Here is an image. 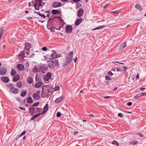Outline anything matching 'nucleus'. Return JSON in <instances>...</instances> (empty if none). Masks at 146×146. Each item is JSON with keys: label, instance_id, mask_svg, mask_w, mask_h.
Masks as SVG:
<instances>
[{"label": "nucleus", "instance_id": "obj_24", "mask_svg": "<svg viewBox=\"0 0 146 146\" xmlns=\"http://www.w3.org/2000/svg\"><path fill=\"white\" fill-rule=\"evenodd\" d=\"M27 81L29 84H31L33 82V80L31 77H28L27 78Z\"/></svg>", "mask_w": 146, "mask_h": 146}, {"label": "nucleus", "instance_id": "obj_41", "mask_svg": "<svg viewBox=\"0 0 146 146\" xmlns=\"http://www.w3.org/2000/svg\"><path fill=\"white\" fill-rule=\"evenodd\" d=\"M140 97H141V96H140V94L139 93L137 94L135 96L133 97V98L137 99Z\"/></svg>", "mask_w": 146, "mask_h": 146}, {"label": "nucleus", "instance_id": "obj_58", "mask_svg": "<svg viewBox=\"0 0 146 146\" xmlns=\"http://www.w3.org/2000/svg\"><path fill=\"white\" fill-rule=\"evenodd\" d=\"M123 70H126L127 69H128V67H126V66H124L123 67Z\"/></svg>", "mask_w": 146, "mask_h": 146}, {"label": "nucleus", "instance_id": "obj_10", "mask_svg": "<svg viewBox=\"0 0 146 146\" xmlns=\"http://www.w3.org/2000/svg\"><path fill=\"white\" fill-rule=\"evenodd\" d=\"M17 68L19 70L23 71L24 70V66L21 64H19L17 65Z\"/></svg>", "mask_w": 146, "mask_h": 146}, {"label": "nucleus", "instance_id": "obj_4", "mask_svg": "<svg viewBox=\"0 0 146 146\" xmlns=\"http://www.w3.org/2000/svg\"><path fill=\"white\" fill-rule=\"evenodd\" d=\"M25 53L23 51H21L18 55V57L19 59L21 60H23L24 57H25Z\"/></svg>", "mask_w": 146, "mask_h": 146}, {"label": "nucleus", "instance_id": "obj_47", "mask_svg": "<svg viewBox=\"0 0 146 146\" xmlns=\"http://www.w3.org/2000/svg\"><path fill=\"white\" fill-rule=\"evenodd\" d=\"M39 16H40L44 18H46V16L44 14L40 13V14H39Z\"/></svg>", "mask_w": 146, "mask_h": 146}, {"label": "nucleus", "instance_id": "obj_5", "mask_svg": "<svg viewBox=\"0 0 146 146\" xmlns=\"http://www.w3.org/2000/svg\"><path fill=\"white\" fill-rule=\"evenodd\" d=\"M72 27L71 25H67L66 28V32L70 33L72 31Z\"/></svg>", "mask_w": 146, "mask_h": 146}, {"label": "nucleus", "instance_id": "obj_27", "mask_svg": "<svg viewBox=\"0 0 146 146\" xmlns=\"http://www.w3.org/2000/svg\"><path fill=\"white\" fill-rule=\"evenodd\" d=\"M105 27L104 25L100 26L98 27L95 28V29H93V30H96L98 29H102L103 28Z\"/></svg>", "mask_w": 146, "mask_h": 146}, {"label": "nucleus", "instance_id": "obj_32", "mask_svg": "<svg viewBox=\"0 0 146 146\" xmlns=\"http://www.w3.org/2000/svg\"><path fill=\"white\" fill-rule=\"evenodd\" d=\"M4 30L2 28H1L0 30V38L1 39V37L3 33Z\"/></svg>", "mask_w": 146, "mask_h": 146}, {"label": "nucleus", "instance_id": "obj_63", "mask_svg": "<svg viewBox=\"0 0 146 146\" xmlns=\"http://www.w3.org/2000/svg\"><path fill=\"white\" fill-rule=\"evenodd\" d=\"M89 116H90V117H94V115L93 114H89Z\"/></svg>", "mask_w": 146, "mask_h": 146}, {"label": "nucleus", "instance_id": "obj_9", "mask_svg": "<svg viewBox=\"0 0 146 146\" xmlns=\"http://www.w3.org/2000/svg\"><path fill=\"white\" fill-rule=\"evenodd\" d=\"M11 93L14 94H17L19 92V89L16 88L14 87L13 88H11V89L10 90Z\"/></svg>", "mask_w": 146, "mask_h": 146}, {"label": "nucleus", "instance_id": "obj_49", "mask_svg": "<svg viewBox=\"0 0 146 146\" xmlns=\"http://www.w3.org/2000/svg\"><path fill=\"white\" fill-rule=\"evenodd\" d=\"M25 64H26V67H28V66H29V61H27L26 62Z\"/></svg>", "mask_w": 146, "mask_h": 146}, {"label": "nucleus", "instance_id": "obj_36", "mask_svg": "<svg viewBox=\"0 0 146 146\" xmlns=\"http://www.w3.org/2000/svg\"><path fill=\"white\" fill-rule=\"evenodd\" d=\"M112 144L116 145L117 146H118L119 143L116 141H113L112 143Z\"/></svg>", "mask_w": 146, "mask_h": 146}, {"label": "nucleus", "instance_id": "obj_8", "mask_svg": "<svg viewBox=\"0 0 146 146\" xmlns=\"http://www.w3.org/2000/svg\"><path fill=\"white\" fill-rule=\"evenodd\" d=\"M6 69L4 68H0V74L2 75H4L6 73Z\"/></svg>", "mask_w": 146, "mask_h": 146}, {"label": "nucleus", "instance_id": "obj_26", "mask_svg": "<svg viewBox=\"0 0 146 146\" xmlns=\"http://www.w3.org/2000/svg\"><path fill=\"white\" fill-rule=\"evenodd\" d=\"M136 8H137L140 11H142V9L141 8V6L139 4H137L135 6Z\"/></svg>", "mask_w": 146, "mask_h": 146}, {"label": "nucleus", "instance_id": "obj_48", "mask_svg": "<svg viewBox=\"0 0 146 146\" xmlns=\"http://www.w3.org/2000/svg\"><path fill=\"white\" fill-rule=\"evenodd\" d=\"M47 49V48L46 47H44L42 48V50L44 51H46Z\"/></svg>", "mask_w": 146, "mask_h": 146}, {"label": "nucleus", "instance_id": "obj_51", "mask_svg": "<svg viewBox=\"0 0 146 146\" xmlns=\"http://www.w3.org/2000/svg\"><path fill=\"white\" fill-rule=\"evenodd\" d=\"M60 55L59 54H56V55L55 56V59L56 58H59L60 57Z\"/></svg>", "mask_w": 146, "mask_h": 146}, {"label": "nucleus", "instance_id": "obj_61", "mask_svg": "<svg viewBox=\"0 0 146 146\" xmlns=\"http://www.w3.org/2000/svg\"><path fill=\"white\" fill-rule=\"evenodd\" d=\"M19 108L21 110H25V108H22V107H19Z\"/></svg>", "mask_w": 146, "mask_h": 146}, {"label": "nucleus", "instance_id": "obj_25", "mask_svg": "<svg viewBox=\"0 0 146 146\" xmlns=\"http://www.w3.org/2000/svg\"><path fill=\"white\" fill-rule=\"evenodd\" d=\"M62 100V96L60 97L57 98L55 100V102L56 103H58L60 102Z\"/></svg>", "mask_w": 146, "mask_h": 146}, {"label": "nucleus", "instance_id": "obj_57", "mask_svg": "<svg viewBox=\"0 0 146 146\" xmlns=\"http://www.w3.org/2000/svg\"><path fill=\"white\" fill-rule=\"evenodd\" d=\"M50 12H49V13H48L46 16V17H49L50 16Z\"/></svg>", "mask_w": 146, "mask_h": 146}, {"label": "nucleus", "instance_id": "obj_46", "mask_svg": "<svg viewBox=\"0 0 146 146\" xmlns=\"http://www.w3.org/2000/svg\"><path fill=\"white\" fill-rule=\"evenodd\" d=\"M139 94L141 96H144L146 95V92L141 93Z\"/></svg>", "mask_w": 146, "mask_h": 146}, {"label": "nucleus", "instance_id": "obj_35", "mask_svg": "<svg viewBox=\"0 0 146 146\" xmlns=\"http://www.w3.org/2000/svg\"><path fill=\"white\" fill-rule=\"evenodd\" d=\"M106 79L108 81H110L111 80V79L110 77L106 75L105 76Z\"/></svg>", "mask_w": 146, "mask_h": 146}, {"label": "nucleus", "instance_id": "obj_12", "mask_svg": "<svg viewBox=\"0 0 146 146\" xmlns=\"http://www.w3.org/2000/svg\"><path fill=\"white\" fill-rule=\"evenodd\" d=\"M31 45L29 42H25V48L27 50H29L31 48Z\"/></svg>", "mask_w": 146, "mask_h": 146}, {"label": "nucleus", "instance_id": "obj_39", "mask_svg": "<svg viewBox=\"0 0 146 146\" xmlns=\"http://www.w3.org/2000/svg\"><path fill=\"white\" fill-rule=\"evenodd\" d=\"M26 133V132L25 131H24L23 132H22L19 136V137H19H21L23 135H25Z\"/></svg>", "mask_w": 146, "mask_h": 146}, {"label": "nucleus", "instance_id": "obj_42", "mask_svg": "<svg viewBox=\"0 0 146 146\" xmlns=\"http://www.w3.org/2000/svg\"><path fill=\"white\" fill-rule=\"evenodd\" d=\"M60 87L58 86H56L54 88L55 91H57L60 90Z\"/></svg>", "mask_w": 146, "mask_h": 146}, {"label": "nucleus", "instance_id": "obj_11", "mask_svg": "<svg viewBox=\"0 0 146 146\" xmlns=\"http://www.w3.org/2000/svg\"><path fill=\"white\" fill-rule=\"evenodd\" d=\"M1 79L3 82L5 83H7L9 81V79L7 77H2Z\"/></svg>", "mask_w": 146, "mask_h": 146}, {"label": "nucleus", "instance_id": "obj_14", "mask_svg": "<svg viewBox=\"0 0 146 146\" xmlns=\"http://www.w3.org/2000/svg\"><path fill=\"white\" fill-rule=\"evenodd\" d=\"M43 83L41 82H39L36 83L34 85L35 87L36 88H38L41 86L42 84Z\"/></svg>", "mask_w": 146, "mask_h": 146}, {"label": "nucleus", "instance_id": "obj_30", "mask_svg": "<svg viewBox=\"0 0 146 146\" xmlns=\"http://www.w3.org/2000/svg\"><path fill=\"white\" fill-rule=\"evenodd\" d=\"M11 74L12 76H14L16 74L17 72L13 68L11 69Z\"/></svg>", "mask_w": 146, "mask_h": 146}, {"label": "nucleus", "instance_id": "obj_40", "mask_svg": "<svg viewBox=\"0 0 146 146\" xmlns=\"http://www.w3.org/2000/svg\"><path fill=\"white\" fill-rule=\"evenodd\" d=\"M7 86L9 88L10 90L11 89V88H13V85L12 84H9Z\"/></svg>", "mask_w": 146, "mask_h": 146}, {"label": "nucleus", "instance_id": "obj_60", "mask_svg": "<svg viewBox=\"0 0 146 146\" xmlns=\"http://www.w3.org/2000/svg\"><path fill=\"white\" fill-rule=\"evenodd\" d=\"M110 97H111L109 96H106L103 97V98H110Z\"/></svg>", "mask_w": 146, "mask_h": 146}, {"label": "nucleus", "instance_id": "obj_7", "mask_svg": "<svg viewBox=\"0 0 146 146\" xmlns=\"http://www.w3.org/2000/svg\"><path fill=\"white\" fill-rule=\"evenodd\" d=\"M61 3L59 2H56L54 3L52 5V6L54 8L59 7L61 6Z\"/></svg>", "mask_w": 146, "mask_h": 146}, {"label": "nucleus", "instance_id": "obj_22", "mask_svg": "<svg viewBox=\"0 0 146 146\" xmlns=\"http://www.w3.org/2000/svg\"><path fill=\"white\" fill-rule=\"evenodd\" d=\"M27 102L28 104H31L33 102V100L30 96H29L27 100Z\"/></svg>", "mask_w": 146, "mask_h": 146}, {"label": "nucleus", "instance_id": "obj_3", "mask_svg": "<svg viewBox=\"0 0 146 146\" xmlns=\"http://www.w3.org/2000/svg\"><path fill=\"white\" fill-rule=\"evenodd\" d=\"M40 91L38 90L36 93L33 94V97L34 99L35 100H38L40 99Z\"/></svg>", "mask_w": 146, "mask_h": 146}, {"label": "nucleus", "instance_id": "obj_34", "mask_svg": "<svg viewBox=\"0 0 146 146\" xmlns=\"http://www.w3.org/2000/svg\"><path fill=\"white\" fill-rule=\"evenodd\" d=\"M53 61V63L54 64V65H56L58 66V60H56L54 61Z\"/></svg>", "mask_w": 146, "mask_h": 146}, {"label": "nucleus", "instance_id": "obj_23", "mask_svg": "<svg viewBox=\"0 0 146 146\" xmlns=\"http://www.w3.org/2000/svg\"><path fill=\"white\" fill-rule=\"evenodd\" d=\"M51 12L53 15H56L59 13V11L58 10L53 9L52 11Z\"/></svg>", "mask_w": 146, "mask_h": 146}, {"label": "nucleus", "instance_id": "obj_16", "mask_svg": "<svg viewBox=\"0 0 146 146\" xmlns=\"http://www.w3.org/2000/svg\"><path fill=\"white\" fill-rule=\"evenodd\" d=\"M48 104H46L44 108V111L43 112L41 113L42 114L46 112L48 110Z\"/></svg>", "mask_w": 146, "mask_h": 146}, {"label": "nucleus", "instance_id": "obj_62", "mask_svg": "<svg viewBox=\"0 0 146 146\" xmlns=\"http://www.w3.org/2000/svg\"><path fill=\"white\" fill-rule=\"evenodd\" d=\"M145 89V88H140V90H143Z\"/></svg>", "mask_w": 146, "mask_h": 146}, {"label": "nucleus", "instance_id": "obj_31", "mask_svg": "<svg viewBox=\"0 0 146 146\" xmlns=\"http://www.w3.org/2000/svg\"><path fill=\"white\" fill-rule=\"evenodd\" d=\"M27 93V92L25 91H23L21 93V96L22 97H24Z\"/></svg>", "mask_w": 146, "mask_h": 146}, {"label": "nucleus", "instance_id": "obj_53", "mask_svg": "<svg viewBox=\"0 0 146 146\" xmlns=\"http://www.w3.org/2000/svg\"><path fill=\"white\" fill-rule=\"evenodd\" d=\"M137 134L139 136H140L141 137H142L143 136V135L141 133H137Z\"/></svg>", "mask_w": 146, "mask_h": 146}, {"label": "nucleus", "instance_id": "obj_6", "mask_svg": "<svg viewBox=\"0 0 146 146\" xmlns=\"http://www.w3.org/2000/svg\"><path fill=\"white\" fill-rule=\"evenodd\" d=\"M52 76V74L50 72L47 73L46 75L44 77V79L45 81H48L51 78Z\"/></svg>", "mask_w": 146, "mask_h": 146}, {"label": "nucleus", "instance_id": "obj_1", "mask_svg": "<svg viewBox=\"0 0 146 146\" xmlns=\"http://www.w3.org/2000/svg\"><path fill=\"white\" fill-rule=\"evenodd\" d=\"M32 4L36 10H38L39 9H41L44 3L42 2V0H35V1H32Z\"/></svg>", "mask_w": 146, "mask_h": 146}, {"label": "nucleus", "instance_id": "obj_55", "mask_svg": "<svg viewBox=\"0 0 146 146\" xmlns=\"http://www.w3.org/2000/svg\"><path fill=\"white\" fill-rule=\"evenodd\" d=\"M37 74L36 76V77H35V80H36L37 82L38 81H39V79H38L37 78Z\"/></svg>", "mask_w": 146, "mask_h": 146}, {"label": "nucleus", "instance_id": "obj_45", "mask_svg": "<svg viewBox=\"0 0 146 146\" xmlns=\"http://www.w3.org/2000/svg\"><path fill=\"white\" fill-rule=\"evenodd\" d=\"M61 113L59 112H58L56 114V116L58 117H60L61 116Z\"/></svg>", "mask_w": 146, "mask_h": 146}, {"label": "nucleus", "instance_id": "obj_17", "mask_svg": "<svg viewBox=\"0 0 146 146\" xmlns=\"http://www.w3.org/2000/svg\"><path fill=\"white\" fill-rule=\"evenodd\" d=\"M56 52L54 50H52V53L51 54V59H55V56L56 55Z\"/></svg>", "mask_w": 146, "mask_h": 146}, {"label": "nucleus", "instance_id": "obj_28", "mask_svg": "<svg viewBox=\"0 0 146 146\" xmlns=\"http://www.w3.org/2000/svg\"><path fill=\"white\" fill-rule=\"evenodd\" d=\"M126 46V44L125 42L123 43L120 46V49H123Z\"/></svg>", "mask_w": 146, "mask_h": 146}, {"label": "nucleus", "instance_id": "obj_52", "mask_svg": "<svg viewBox=\"0 0 146 146\" xmlns=\"http://www.w3.org/2000/svg\"><path fill=\"white\" fill-rule=\"evenodd\" d=\"M118 116L121 117H123V115L122 113H119L118 114Z\"/></svg>", "mask_w": 146, "mask_h": 146}, {"label": "nucleus", "instance_id": "obj_18", "mask_svg": "<svg viewBox=\"0 0 146 146\" xmlns=\"http://www.w3.org/2000/svg\"><path fill=\"white\" fill-rule=\"evenodd\" d=\"M82 18H80L78 19L75 23L76 26H78L80 24L81 22L82 21Z\"/></svg>", "mask_w": 146, "mask_h": 146}, {"label": "nucleus", "instance_id": "obj_33", "mask_svg": "<svg viewBox=\"0 0 146 146\" xmlns=\"http://www.w3.org/2000/svg\"><path fill=\"white\" fill-rule=\"evenodd\" d=\"M38 71H39L38 69L35 66V68L33 70V72L34 73H36Z\"/></svg>", "mask_w": 146, "mask_h": 146}, {"label": "nucleus", "instance_id": "obj_2", "mask_svg": "<svg viewBox=\"0 0 146 146\" xmlns=\"http://www.w3.org/2000/svg\"><path fill=\"white\" fill-rule=\"evenodd\" d=\"M65 62L63 65V66H64L68 65L71 62L72 60V57H65Z\"/></svg>", "mask_w": 146, "mask_h": 146}, {"label": "nucleus", "instance_id": "obj_59", "mask_svg": "<svg viewBox=\"0 0 146 146\" xmlns=\"http://www.w3.org/2000/svg\"><path fill=\"white\" fill-rule=\"evenodd\" d=\"M81 0H73V1L75 2H78L80 1Z\"/></svg>", "mask_w": 146, "mask_h": 146}, {"label": "nucleus", "instance_id": "obj_56", "mask_svg": "<svg viewBox=\"0 0 146 146\" xmlns=\"http://www.w3.org/2000/svg\"><path fill=\"white\" fill-rule=\"evenodd\" d=\"M111 13L113 14H118L119 13L117 11L111 12Z\"/></svg>", "mask_w": 146, "mask_h": 146}, {"label": "nucleus", "instance_id": "obj_64", "mask_svg": "<svg viewBox=\"0 0 146 146\" xmlns=\"http://www.w3.org/2000/svg\"><path fill=\"white\" fill-rule=\"evenodd\" d=\"M77 57H76L75 58H74V62H75V63L76 62V61L77 60Z\"/></svg>", "mask_w": 146, "mask_h": 146}, {"label": "nucleus", "instance_id": "obj_43", "mask_svg": "<svg viewBox=\"0 0 146 146\" xmlns=\"http://www.w3.org/2000/svg\"><path fill=\"white\" fill-rule=\"evenodd\" d=\"M39 103L38 102H36L35 103H34L33 105L32 106H36L39 105Z\"/></svg>", "mask_w": 146, "mask_h": 146}, {"label": "nucleus", "instance_id": "obj_37", "mask_svg": "<svg viewBox=\"0 0 146 146\" xmlns=\"http://www.w3.org/2000/svg\"><path fill=\"white\" fill-rule=\"evenodd\" d=\"M73 52L72 51H71L69 53V55L68 56H67V57H72V59L73 57V56L72 55L73 54Z\"/></svg>", "mask_w": 146, "mask_h": 146}, {"label": "nucleus", "instance_id": "obj_21", "mask_svg": "<svg viewBox=\"0 0 146 146\" xmlns=\"http://www.w3.org/2000/svg\"><path fill=\"white\" fill-rule=\"evenodd\" d=\"M41 114V113H39L34 115L32 117H31V120H34L35 119V118L38 117V116L40 115Z\"/></svg>", "mask_w": 146, "mask_h": 146}, {"label": "nucleus", "instance_id": "obj_38", "mask_svg": "<svg viewBox=\"0 0 146 146\" xmlns=\"http://www.w3.org/2000/svg\"><path fill=\"white\" fill-rule=\"evenodd\" d=\"M36 110H37V111H36V112H40L42 110V109L40 108H36Z\"/></svg>", "mask_w": 146, "mask_h": 146}, {"label": "nucleus", "instance_id": "obj_13", "mask_svg": "<svg viewBox=\"0 0 146 146\" xmlns=\"http://www.w3.org/2000/svg\"><path fill=\"white\" fill-rule=\"evenodd\" d=\"M84 10L82 8H80L79 9L78 16L79 17H80L82 16Z\"/></svg>", "mask_w": 146, "mask_h": 146}, {"label": "nucleus", "instance_id": "obj_19", "mask_svg": "<svg viewBox=\"0 0 146 146\" xmlns=\"http://www.w3.org/2000/svg\"><path fill=\"white\" fill-rule=\"evenodd\" d=\"M20 79V76L19 74L16 75L13 78V81L14 82H17Z\"/></svg>", "mask_w": 146, "mask_h": 146}, {"label": "nucleus", "instance_id": "obj_15", "mask_svg": "<svg viewBox=\"0 0 146 146\" xmlns=\"http://www.w3.org/2000/svg\"><path fill=\"white\" fill-rule=\"evenodd\" d=\"M29 112L31 115H33L35 112V108L34 107L30 108Z\"/></svg>", "mask_w": 146, "mask_h": 146}, {"label": "nucleus", "instance_id": "obj_54", "mask_svg": "<svg viewBox=\"0 0 146 146\" xmlns=\"http://www.w3.org/2000/svg\"><path fill=\"white\" fill-rule=\"evenodd\" d=\"M127 105L129 106H130L132 105V103L131 102H129L127 103Z\"/></svg>", "mask_w": 146, "mask_h": 146}, {"label": "nucleus", "instance_id": "obj_44", "mask_svg": "<svg viewBox=\"0 0 146 146\" xmlns=\"http://www.w3.org/2000/svg\"><path fill=\"white\" fill-rule=\"evenodd\" d=\"M109 3H108L106 4L104 6V7H103V9H106L109 6Z\"/></svg>", "mask_w": 146, "mask_h": 146}, {"label": "nucleus", "instance_id": "obj_20", "mask_svg": "<svg viewBox=\"0 0 146 146\" xmlns=\"http://www.w3.org/2000/svg\"><path fill=\"white\" fill-rule=\"evenodd\" d=\"M55 65L53 63V61H51L48 64V67L50 68H52L54 67Z\"/></svg>", "mask_w": 146, "mask_h": 146}, {"label": "nucleus", "instance_id": "obj_50", "mask_svg": "<svg viewBox=\"0 0 146 146\" xmlns=\"http://www.w3.org/2000/svg\"><path fill=\"white\" fill-rule=\"evenodd\" d=\"M108 75L111 76H112L113 75V74L110 71L108 72Z\"/></svg>", "mask_w": 146, "mask_h": 146}, {"label": "nucleus", "instance_id": "obj_29", "mask_svg": "<svg viewBox=\"0 0 146 146\" xmlns=\"http://www.w3.org/2000/svg\"><path fill=\"white\" fill-rule=\"evenodd\" d=\"M16 85L18 87L20 88L22 87V83L21 82L19 81L17 83Z\"/></svg>", "mask_w": 146, "mask_h": 146}]
</instances>
